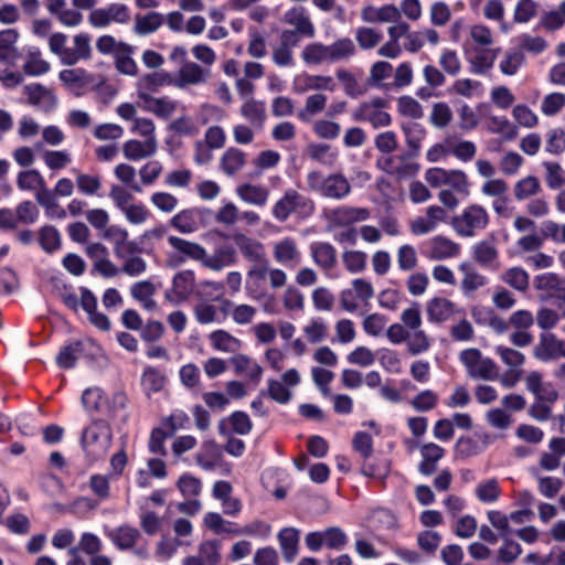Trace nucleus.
<instances>
[{"label": "nucleus", "mask_w": 565, "mask_h": 565, "mask_svg": "<svg viewBox=\"0 0 565 565\" xmlns=\"http://www.w3.org/2000/svg\"><path fill=\"white\" fill-rule=\"evenodd\" d=\"M456 311V305L443 297H435L426 305L428 320L434 323H443L450 320Z\"/></svg>", "instance_id": "31"}, {"label": "nucleus", "mask_w": 565, "mask_h": 565, "mask_svg": "<svg viewBox=\"0 0 565 565\" xmlns=\"http://www.w3.org/2000/svg\"><path fill=\"white\" fill-rule=\"evenodd\" d=\"M327 100V96L321 93L309 95L303 107L297 114L298 119L305 122L309 121L313 116L324 110Z\"/></svg>", "instance_id": "50"}, {"label": "nucleus", "mask_w": 565, "mask_h": 565, "mask_svg": "<svg viewBox=\"0 0 565 565\" xmlns=\"http://www.w3.org/2000/svg\"><path fill=\"white\" fill-rule=\"evenodd\" d=\"M282 20L285 23L294 26L292 31H295V36L300 34L307 38H313L316 34V28L302 7H295L288 10L284 14Z\"/></svg>", "instance_id": "26"}, {"label": "nucleus", "mask_w": 565, "mask_h": 565, "mask_svg": "<svg viewBox=\"0 0 565 565\" xmlns=\"http://www.w3.org/2000/svg\"><path fill=\"white\" fill-rule=\"evenodd\" d=\"M307 184L310 191L331 200H342L351 192L349 180L341 173L323 175L320 171H310Z\"/></svg>", "instance_id": "5"}, {"label": "nucleus", "mask_w": 565, "mask_h": 565, "mask_svg": "<svg viewBox=\"0 0 565 565\" xmlns=\"http://www.w3.org/2000/svg\"><path fill=\"white\" fill-rule=\"evenodd\" d=\"M288 274L280 267L273 266L269 259L250 265L246 271L245 290L253 299H260L266 289L279 290L287 287Z\"/></svg>", "instance_id": "2"}, {"label": "nucleus", "mask_w": 565, "mask_h": 565, "mask_svg": "<svg viewBox=\"0 0 565 565\" xmlns=\"http://www.w3.org/2000/svg\"><path fill=\"white\" fill-rule=\"evenodd\" d=\"M207 340L214 350L223 353H236L242 348L241 340L223 329L209 333Z\"/></svg>", "instance_id": "37"}, {"label": "nucleus", "mask_w": 565, "mask_h": 565, "mask_svg": "<svg viewBox=\"0 0 565 565\" xmlns=\"http://www.w3.org/2000/svg\"><path fill=\"white\" fill-rule=\"evenodd\" d=\"M82 402L87 409L114 414L126 407L128 397L122 391L106 394L99 387H90L84 391Z\"/></svg>", "instance_id": "6"}, {"label": "nucleus", "mask_w": 565, "mask_h": 565, "mask_svg": "<svg viewBox=\"0 0 565 565\" xmlns=\"http://www.w3.org/2000/svg\"><path fill=\"white\" fill-rule=\"evenodd\" d=\"M168 242L172 248L184 254L189 258L203 263L206 249L199 243L186 241L178 236H169Z\"/></svg>", "instance_id": "42"}, {"label": "nucleus", "mask_w": 565, "mask_h": 565, "mask_svg": "<svg viewBox=\"0 0 565 565\" xmlns=\"http://www.w3.org/2000/svg\"><path fill=\"white\" fill-rule=\"evenodd\" d=\"M108 537L119 550H130L140 537V532L130 525H121L108 532Z\"/></svg>", "instance_id": "41"}, {"label": "nucleus", "mask_w": 565, "mask_h": 565, "mask_svg": "<svg viewBox=\"0 0 565 565\" xmlns=\"http://www.w3.org/2000/svg\"><path fill=\"white\" fill-rule=\"evenodd\" d=\"M525 62V56L522 51L516 49L508 50L499 63V68L502 74L513 76L518 73Z\"/></svg>", "instance_id": "58"}, {"label": "nucleus", "mask_w": 565, "mask_h": 565, "mask_svg": "<svg viewBox=\"0 0 565 565\" xmlns=\"http://www.w3.org/2000/svg\"><path fill=\"white\" fill-rule=\"evenodd\" d=\"M370 215L371 213L367 209L342 205L331 210L328 218L333 225L345 226L366 221Z\"/></svg>", "instance_id": "23"}, {"label": "nucleus", "mask_w": 565, "mask_h": 565, "mask_svg": "<svg viewBox=\"0 0 565 565\" xmlns=\"http://www.w3.org/2000/svg\"><path fill=\"white\" fill-rule=\"evenodd\" d=\"M337 78L342 84L344 93L353 98H356L365 93V88L359 83L353 73L345 68L337 71Z\"/></svg>", "instance_id": "62"}, {"label": "nucleus", "mask_w": 565, "mask_h": 565, "mask_svg": "<svg viewBox=\"0 0 565 565\" xmlns=\"http://www.w3.org/2000/svg\"><path fill=\"white\" fill-rule=\"evenodd\" d=\"M239 113L255 128H262L266 120L265 103L255 98L245 99Z\"/></svg>", "instance_id": "38"}, {"label": "nucleus", "mask_w": 565, "mask_h": 565, "mask_svg": "<svg viewBox=\"0 0 565 565\" xmlns=\"http://www.w3.org/2000/svg\"><path fill=\"white\" fill-rule=\"evenodd\" d=\"M150 203L161 213L171 214L178 205L179 199L167 191H156L150 195Z\"/></svg>", "instance_id": "63"}, {"label": "nucleus", "mask_w": 565, "mask_h": 565, "mask_svg": "<svg viewBox=\"0 0 565 565\" xmlns=\"http://www.w3.org/2000/svg\"><path fill=\"white\" fill-rule=\"evenodd\" d=\"M168 75L164 73H150L141 76L137 82V95L142 100L146 102L151 98V93L157 92V89L163 86L167 83Z\"/></svg>", "instance_id": "40"}, {"label": "nucleus", "mask_w": 565, "mask_h": 565, "mask_svg": "<svg viewBox=\"0 0 565 565\" xmlns=\"http://www.w3.org/2000/svg\"><path fill=\"white\" fill-rule=\"evenodd\" d=\"M494 34L482 23L469 28V36L463 44V51L471 70L476 74L488 72L498 57L500 49H493Z\"/></svg>", "instance_id": "1"}, {"label": "nucleus", "mask_w": 565, "mask_h": 565, "mask_svg": "<svg viewBox=\"0 0 565 565\" xmlns=\"http://www.w3.org/2000/svg\"><path fill=\"white\" fill-rule=\"evenodd\" d=\"M235 193L244 203L259 207L267 204L270 194L267 186L248 181L239 183Z\"/></svg>", "instance_id": "22"}, {"label": "nucleus", "mask_w": 565, "mask_h": 565, "mask_svg": "<svg viewBox=\"0 0 565 565\" xmlns=\"http://www.w3.org/2000/svg\"><path fill=\"white\" fill-rule=\"evenodd\" d=\"M488 223L487 210L479 204H470L452 217L451 227L461 237H473L478 232L483 231Z\"/></svg>", "instance_id": "7"}, {"label": "nucleus", "mask_w": 565, "mask_h": 565, "mask_svg": "<svg viewBox=\"0 0 565 565\" xmlns=\"http://www.w3.org/2000/svg\"><path fill=\"white\" fill-rule=\"evenodd\" d=\"M122 153L127 160L140 161L152 157L158 150L157 138L140 141L138 139H130L124 142Z\"/></svg>", "instance_id": "24"}, {"label": "nucleus", "mask_w": 565, "mask_h": 565, "mask_svg": "<svg viewBox=\"0 0 565 565\" xmlns=\"http://www.w3.org/2000/svg\"><path fill=\"white\" fill-rule=\"evenodd\" d=\"M361 19L365 23L396 22L401 19V12L394 4L382 7L366 6L361 11Z\"/></svg>", "instance_id": "30"}, {"label": "nucleus", "mask_w": 565, "mask_h": 565, "mask_svg": "<svg viewBox=\"0 0 565 565\" xmlns=\"http://www.w3.org/2000/svg\"><path fill=\"white\" fill-rule=\"evenodd\" d=\"M233 239L243 257L252 263V265L268 260L265 246L262 242L245 234H236Z\"/></svg>", "instance_id": "20"}, {"label": "nucleus", "mask_w": 565, "mask_h": 565, "mask_svg": "<svg viewBox=\"0 0 565 565\" xmlns=\"http://www.w3.org/2000/svg\"><path fill=\"white\" fill-rule=\"evenodd\" d=\"M278 541L287 562L294 561L297 555L299 532L292 527H286L278 534Z\"/></svg>", "instance_id": "54"}, {"label": "nucleus", "mask_w": 565, "mask_h": 565, "mask_svg": "<svg viewBox=\"0 0 565 565\" xmlns=\"http://www.w3.org/2000/svg\"><path fill=\"white\" fill-rule=\"evenodd\" d=\"M307 156L323 166L332 167L338 160V152L327 143H310L307 147Z\"/></svg>", "instance_id": "51"}, {"label": "nucleus", "mask_w": 565, "mask_h": 565, "mask_svg": "<svg viewBox=\"0 0 565 565\" xmlns=\"http://www.w3.org/2000/svg\"><path fill=\"white\" fill-rule=\"evenodd\" d=\"M247 164V154L243 150L230 147L220 158L218 168L227 177H235L243 171Z\"/></svg>", "instance_id": "25"}, {"label": "nucleus", "mask_w": 565, "mask_h": 565, "mask_svg": "<svg viewBox=\"0 0 565 565\" xmlns=\"http://www.w3.org/2000/svg\"><path fill=\"white\" fill-rule=\"evenodd\" d=\"M24 93L28 96V100L31 105L40 108L45 113L53 110L57 105V98L55 94L51 89L40 84L25 86Z\"/></svg>", "instance_id": "28"}, {"label": "nucleus", "mask_w": 565, "mask_h": 565, "mask_svg": "<svg viewBox=\"0 0 565 565\" xmlns=\"http://www.w3.org/2000/svg\"><path fill=\"white\" fill-rule=\"evenodd\" d=\"M447 218V211L440 205H429L423 215L409 221V231L414 236H424L433 233L440 223Z\"/></svg>", "instance_id": "11"}, {"label": "nucleus", "mask_w": 565, "mask_h": 565, "mask_svg": "<svg viewBox=\"0 0 565 565\" xmlns=\"http://www.w3.org/2000/svg\"><path fill=\"white\" fill-rule=\"evenodd\" d=\"M167 383V376L157 367L148 366L141 376V386L146 395L150 397L153 393L162 391Z\"/></svg>", "instance_id": "43"}, {"label": "nucleus", "mask_w": 565, "mask_h": 565, "mask_svg": "<svg viewBox=\"0 0 565 565\" xmlns=\"http://www.w3.org/2000/svg\"><path fill=\"white\" fill-rule=\"evenodd\" d=\"M292 87L294 90L298 94H302L308 90L333 92L335 89V83L329 75L301 74L295 77Z\"/></svg>", "instance_id": "19"}, {"label": "nucleus", "mask_w": 565, "mask_h": 565, "mask_svg": "<svg viewBox=\"0 0 565 565\" xmlns=\"http://www.w3.org/2000/svg\"><path fill=\"white\" fill-rule=\"evenodd\" d=\"M535 288L548 297L565 301V278L554 273H544L535 277Z\"/></svg>", "instance_id": "32"}, {"label": "nucleus", "mask_w": 565, "mask_h": 565, "mask_svg": "<svg viewBox=\"0 0 565 565\" xmlns=\"http://www.w3.org/2000/svg\"><path fill=\"white\" fill-rule=\"evenodd\" d=\"M301 61L309 66L321 65L323 63L329 64L327 44L321 42H311L301 50Z\"/></svg>", "instance_id": "45"}, {"label": "nucleus", "mask_w": 565, "mask_h": 565, "mask_svg": "<svg viewBox=\"0 0 565 565\" xmlns=\"http://www.w3.org/2000/svg\"><path fill=\"white\" fill-rule=\"evenodd\" d=\"M387 102L382 97H375L360 104L352 113L355 121H367L374 129L391 125L392 117L386 111Z\"/></svg>", "instance_id": "10"}, {"label": "nucleus", "mask_w": 565, "mask_h": 565, "mask_svg": "<svg viewBox=\"0 0 565 565\" xmlns=\"http://www.w3.org/2000/svg\"><path fill=\"white\" fill-rule=\"evenodd\" d=\"M310 253L315 264L324 271L333 269L337 265V250L326 242H317L310 245Z\"/></svg>", "instance_id": "33"}, {"label": "nucleus", "mask_w": 565, "mask_h": 565, "mask_svg": "<svg viewBox=\"0 0 565 565\" xmlns=\"http://www.w3.org/2000/svg\"><path fill=\"white\" fill-rule=\"evenodd\" d=\"M232 364L237 373H244L252 381L258 382L263 374V367L246 355H236Z\"/></svg>", "instance_id": "60"}, {"label": "nucleus", "mask_w": 565, "mask_h": 565, "mask_svg": "<svg viewBox=\"0 0 565 565\" xmlns=\"http://www.w3.org/2000/svg\"><path fill=\"white\" fill-rule=\"evenodd\" d=\"M565 107V94L552 92L545 95L541 102V111L547 117L556 116Z\"/></svg>", "instance_id": "64"}, {"label": "nucleus", "mask_w": 565, "mask_h": 565, "mask_svg": "<svg viewBox=\"0 0 565 565\" xmlns=\"http://www.w3.org/2000/svg\"><path fill=\"white\" fill-rule=\"evenodd\" d=\"M22 67L28 75L40 76L49 72L50 63L42 57L39 50H34L26 54Z\"/></svg>", "instance_id": "59"}, {"label": "nucleus", "mask_w": 565, "mask_h": 565, "mask_svg": "<svg viewBox=\"0 0 565 565\" xmlns=\"http://www.w3.org/2000/svg\"><path fill=\"white\" fill-rule=\"evenodd\" d=\"M17 185L22 191H34L35 194L49 190L42 174L35 169L20 171L17 175Z\"/></svg>", "instance_id": "46"}, {"label": "nucleus", "mask_w": 565, "mask_h": 565, "mask_svg": "<svg viewBox=\"0 0 565 565\" xmlns=\"http://www.w3.org/2000/svg\"><path fill=\"white\" fill-rule=\"evenodd\" d=\"M143 103L148 111L163 119L170 118L177 110V102L168 97H151Z\"/></svg>", "instance_id": "56"}, {"label": "nucleus", "mask_w": 565, "mask_h": 565, "mask_svg": "<svg viewBox=\"0 0 565 565\" xmlns=\"http://www.w3.org/2000/svg\"><path fill=\"white\" fill-rule=\"evenodd\" d=\"M221 458V451L214 441H205L196 454V463L204 470H213Z\"/></svg>", "instance_id": "55"}, {"label": "nucleus", "mask_w": 565, "mask_h": 565, "mask_svg": "<svg viewBox=\"0 0 565 565\" xmlns=\"http://www.w3.org/2000/svg\"><path fill=\"white\" fill-rule=\"evenodd\" d=\"M193 315L195 320L200 324H211L221 322V316L217 307L207 301H201L196 303L193 308Z\"/></svg>", "instance_id": "61"}, {"label": "nucleus", "mask_w": 565, "mask_h": 565, "mask_svg": "<svg viewBox=\"0 0 565 565\" xmlns=\"http://www.w3.org/2000/svg\"><path fill=\"white\" fill-rule=\"evenodd\" d=\"M36 202L44 209L49 218L63 220L66 217V211L60 205L56 196L49 190L35 194Z\"/></svg>", "instance_id": "49"}, {"label": "nucleus", "mask_w": 565, "mask_h": 565, "mask_svg": "<svg viewBox=\"0 0 565 565\" xmlns=\"http://www.w3.org/2000/svg\"><path fill=\"white\" fill-rule=\"evenodd\" d=\"M525 386L535 398L545 399L547 402H556L558 393L551 383L543 382V375L537 371H531L526 374Z\"/></svg>", "instance_id": "29"}, {"label": "nucleus", "mask_w": 565, "mask_h": 565, "mask_svg": "<svg viewBox=\"0 0 565 565\" xmlns=\"http://www.w3.org/2000/svg\"><path fill=\"white\" fill-rule=\"evenodd\" d=\"M170 224L182 234L194 233L199 230L198 211L184 209L171 217Z\"/></svg>", "instance_id": "44"}, {"label": "nucleus", "mask_w": 565, "mask_h": 565, "mask_svg": "<svg viewBox=\"0 0 565 565\" xmlns=\"http://www.w3.org/2000/svg\"><path fill=\"white\" fill-rule=\"evenodd\" d=\"M406 349L411 355H420L428 352L433 344V339L423 330L408 332Z\"/></svg>", "instance_id": "53"}, {"label": "nucleus", "mask_w": 565, "mask_h": 565, "mask_svg": "<svg viewBox=\"0 0 565 565\" xmlns=\"http://www.w3.org/2000/svg\"><path fill=\"white\" fill-rule=\"evenodd\" d=\"M236 263V252L234 248L224 246L216 248L212 255L205 253L202 265L214 271H221Z\"/></svg>", "instance_id": "35"}, {"label": "nucleus", "mask_w": 565, "mask_h": 565, "mask_svg": "<svg viewBox=\"0 0 565 565\" xmlns=\"http://www.w3.org/2000/svg\"><path fill=\"white\" fill-rule=\"evenodd\" d=\"M533 355L542 362L565 359V340L558 339L554 333H542L533 349Z\"/></svg>", "instance_id": "17"}, {"label": "nucleus", "mask_w": 565, "mask_h": 565, "mask_svg": "<svg viewBox=\"0 0 565 565\" xmlns=\"http://www.w3.org/2000/svg\"><path fill=\"white\" fill-rule=\"evenodd\" d=\"M501 280L511 288L524 292L530 286V276L526 270L521 267H511L504 270Z\"/></svg>", "instance_id": "52"}, {"label": "nucleus", "mask_w": 565, "mask_h": 565, "mask_svg": "<svg viewBox=\"0 0 565 565\" xmlns=\"http://www.w3.org/2000/svg\"><path fill=\"white\" fill-rule=\"evenodd\" d=\"M164 22L163 14L151 11L143 15H136L134 31L138 35H148L156 32Z\"/></svg>", "instance_id": "48"}, {"label": "nucleus", "mask_w": 565, "mask_h": 565, "mask_svg": "<svg viewBox=\"0 0 565 565\" xmlns=\"http://www.w3.org/2000/svg\"><path fill=\"white\" fill-rule=\"evenodd\" d=\"M271 253L274 260L287 268H295L301 263V252L296 239L284 237L273 243Z\"/></svg>", "instance_id": "14"}, {"label": "nucleus", "mask_w": 565, "mask_h": 565, "mask_svg": "<svg viewBox=\"0 0 565 565\" xmlns=\"http://www.w3.org/2000/svg\"><path fill=\"white\" fill-rule=\"evenodd\" d=\"M132 47L126 43H120L115 55L116 70L128 76H136L138 73V66L131 57Z\"/></svg>", "instance_id": "47"}, {"label": "nucleus", "mask_w": 565, "mask_h": 565, "mask_svg": "<svg viewBox=\"0 0 565 565\" xmlns=\"http://www.w3.org/2000/svg\"><path fill=\"white\" fill-rule=\"evenodd\" d=\"M66 43L67 36L62 32H55L49 36V49L62 64L72 66L92 57L90 36L87 33L74 35L72 47H67Z\"/></svg>", "instance_id": "3"}, {"label": "nucleus", "mask_w": 565, "mask_h": 565, "mask_svg": "<svg viewBox=\"0 0 565 565\" xmlns=\"http://www.w3.org/2000/svg\"><path fill=\"white\" fill-rule=\"evenodd\" d=\"M473 259L483 267L498 268L499 252L495 245L489 241H481L472 248Z\"/></svg>", "instance_id": "39"}, {"label": "nucleus", "mask_w": 565, "mask_h": 565, "mask_svg": "<svg viewBox=\"0 0 565 565\" xmlns=\"http://www.w3.org/2000/svg\"><path fill=\"white\" fill-rule=\"evenodd\" d=\"M422 461L418 470L425 476H429L437 469V462L443 458L445 450L434 443L423 444L419 448Z\"/></svg>", "instance_id": "36"}, {"label": "nucleus", "mask_w": 565, "mask_h": 565, "mask_svg": "<svg viewBox=\"0 0 565 565\" xmlns=\"http://www.w3.org/2000/svg\"><path fill=\"white\" fill-rule=\"evenodd\" d=\"M221 559V542L206 540L199 545L198 555L186 556L182 565H218Z\"/></svg>", "instance_id": "18"}, {"label": "nucleus", "mask_w": 565, "mask_h": 565, "mask_svg": "<svg viewBox=\"0 0 565 565\" xmlns=\"http://www.w3.org/2000/svg\"><path fill=\"white\" fill-rule=\"evenodd\" d=\"M113 440L110 425L103 420H93L82 433L81 445L85 456L92 462L98 461L107 455Z\"/></svg>", "instance_id": "4"}, {"label": "nucleus", "mask_w": 565, "mask_h": 565, "mask_svg": "<svg viewBox=\"0 0 565 565\" xmlns=\"http://www.w3.org/2000/svg\"><path fill=\"white\" fill-rule=\"evenodd\" d=\"M298 39L295 31L284 30L279 35V42L273 47L271 60L278 67H291L295 65L294 47Z\"/></svg>", "instance_id": "16"}, {"label": "nucleus", "mask_w": 565, "mask_h": 565, "mask_svg": "<svg viewBox=\"0 0 565 565\" xmlns=\"http://www.w3.org/2000/svg\"><path fill=\"white\" fill-rule=\"evenodd\" d=\"M459 360L472 379L492 381L498 376L495 363L491 359L484 358L478 349L470 348L461 351Z\"/></svg>", "instance_id": "9"}, {"label": "nucleus", "mask_w": 565, "mask_h": 565, "mask_svg": "<svg viewBox=\"0 0 565 565\" xmlns=\"http://www.w3.org/2000/svg\"><path fill=\"white\" fill-rule=\"evenodd\" d=\"M329 64L347 62L356 54L354 41L348 36L339 38L330 44H327Z\"/></svg>", "instance_id": "34"}, {"label": "nucleus", "mask_w": 565, "mask_h": 565, "mask_svg": "<svg viewBox=\"0 0 565 565\" xmlns=\"http://www.w3.org/2000/svg\"><path fill=\"white\" fill-rule=\"evenodd\" d=\"M376 168L397 179H409L419 171L416 162L408 160L405 156H381L376 160Z\"/></svg>", "instance_id": "12"}, {"label": "nucleus", "mask_w": 565, "mask_h": 565, "mask_svg": "<svg viewBox=\"0 0 565 565\" xmlns=\"http://www.w3.org/2000/svg\"><path fill=\"white\" fill-rule=\"evenodd\" d=\"M313 211V202L294 189L285 191L284 195L274 204L273 216L285 222L291 214L307 216Z\"/></svg>", "instance_id": "8"}, {"label": "nucleus", "mask_w": 565, "mask_h": 565, "mask_svg": "<svg viewBox=\"0 0 565 565\" xmlns=\"http://www.w3.org/2000/svg\"><path fill=\"white\" fill-rule=\"evenodd\" d=\"M19 40L20 32L17 29L0 30V63H13L21 56Z\"/></svg>", "instance_id": "27"}, {"label": "nucleus", "mask_w": 565, "mask_h": 565, "mask_svg": "<svg viewBox=\"0 0 565 565\" xmlns=\"http://www.w3.org/2000/svg\"><path fill=\"white\" fill-rule=\"evenodd\" d=\"M460 245L455 241L436 235L428 242L427 257L431 260H445L455 258L460 254Z\"/></svg>", "instance_id": "21"}, {"label": "nucleus", "mask_w": 565, "mask_h": 565, "mask_svg": "<svg viewBox=\"0 0 565 565\" xmlns=\"http://www.w3.org/2000/svg\"><path fill=\"white\" fill-rule=\"evenodd\" d=\"M211 76L209 68H204L195 62H185L178 71L171 83L179 89L190 86L203 85Z\"/></svg>", "instance_id": "13"}, {"label": "nucleus", "mask_w": 565, "mask_h": 565, "mask_svg": "<svg viewBox=\"0 0 565 565\" xmlns=\"http://www.w3.org/2000/svg\"><path fill=\"white\" fill-rule=\"evenodd\" d=\"M459 268L463 273L461 290L465 295H470L487 285L486 276L478 273L476 269L470 268L466 264H462Z\"/></svg>", "instance_id": "57"}, {"label": "nucleus", "mask_w": 565, "mask_h": 565, "mask_svg": "<svg viewBox=\"0 0 565 565\" xmlns=\"http://www.w3.org/2000/svg\"><path fill=\"white\" fill-rule=\"evenodd\" d=\"M195 290V275L192 270H182L174 275L172 286L166 292V299L172 303L186 301Z\"/></svg>", "instance_id": "15"}]
</instances>
